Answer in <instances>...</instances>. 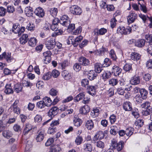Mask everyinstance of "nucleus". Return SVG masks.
Returning a JSON list of instances; mask_svg holds the SVG:
<instances>
[{
    "label": "nucleus",
    "mask_w": 152,
    "mask_h": 152,
    "mask_svg": "<svg viewBox=\"0 0 152 152\" xmlns=\"http://www.w3.org/2000/svg\"><path fill=\"white\" fill-rule=\"evenodd\" d=\"M70 11L72 14L75 15H80L82 13L81 9L77 5L72 6L70 8Z\"/></svg>",
    "instance_id": "1"
},
{
    "label": "nucleus",
    "mask_w": 152,
    "mask_h": 152,
    "mask_svg": "<svg viewBox=\"0 0 152 152\" xmlns=\"http://www.w3.org/2000/svg\"><path fill=\"white\" fill-rule=\"evenodd\" d=\"M124 142L121 141L118 143L116 141L114 140L112 142V146L113 148L116 149L118 151L122 150L124 147Z\"/></svg>",
    "instance_id": "2"
},
{
    "label": "nucleus",
    "mask_w": 152,
    "mask_h": 152,
    "mask_svg": "<svg viewBox=\"0 0 152 152\" xmlns=\"http://www.w3.org/2000/svg\"><path fill=\"white\" fill-rule=\"evenodd\" d=\"M46 47L49 50L54 48L56 45V42L54 39H47L45 42Z\"/></svg>",
    "instance_id": "3"
},
{
    "label": "nucleus",
    "mask_w": 152,
    "mask_h": 152,
    "mask_svg": "<svg viewBox=\"0 0 152 152\" xmlns=\"http://www.w3.org/2000/svg\"><path fill=\"white\" fill-rule=\"evenodd\" d=\"M45 134L43 130H40L38 131L36 134V140L37 142L42 141L44 137Z\"/></svg>",
    "instance_id": "4"
},
{
    "label": "nucleus",
    "mask_w": 152,
    "mask_h": 152,
    "mask_svg": "<svg viewBox=\"0 0 152 152\" xmlns=\"http://www.w3.org/2000/svg\"><path fill=\"white\" fill-rule=\"evenodd\" d=\"M4 58L8 62H11L13 60L12 57L11 56L10 53H6L4 52L0 55V60Z\"/></svg>",
    "instance_id": "5"
},
{
    "label": "nucleus",
    "mask_w": 152,
    "mask_h": 152,
    "mask_svg": "<svg viewBox=\"0 0 152 152\" xmlns=\"http://www.w3.org/2000/svg\"><path fill=\"white\" fill-rule=\"evenodd\" d=\"M59 21L61 24L65 26L66 25L68 26L69 23H70L69 18L66 15H64L62 16L60 20Z\"/></svg>",
    "instance_id": "6"
},
{
    "label": "nucleus",
    "mask_w": 152,
    "mask_h": 152,
    "mask_svg": "<svg viewBox=\"0 0 152 152\" xmlns=\"http://www.w3.org/2000/svg\"><path fill=\"white\" fill-rule=\"evenodd\" d=\"M121 69L117 66H114L112 68V73L115 76H119L121 74Z\"/></svg>",
    "instance_id": "7"
},
{
    "label": "nucleus",
    "mask_w": 152,
    "mask_h": 152,
    "mask_svg": "<svg viewBox=\"0 0 152 152\" xmlns=\"http://www.w3.org/2000/svg\"><path fill=\"white\" fill-rule=\"evenodd\" d=\"M137 15L133 12H131L130 14L127 18L128 22L129 23H131L133 22L137 18Z\"/></svg>",
    "instance_id": "8"
},
{
    "label": "nucleus",
    "mask_w": 152,
    "mask_h": 152,
    "mask_svg": "<svg viewBox=\"0 0 152 152\" xmlns=\"http://www.w3.org/2000/svg\"><path fill=\"white\" fill-rule=\"evenodd\" d=\"M58 111L57 107H54L50 110L48 113V115L52 118L57 114Z\"/></svg>",
    "instance_id": "9"
},
{
    "label": "nucleus",
    "mask_w": 152,
    "mask_h": 152,
    "mask_svg": "<svg viewBox=\"0 0 152 152\" xmlns=\"http://www.w3.org/2000/svg\"><path fill=\"white\" fill-rule=\"evenodd\" d=\"M51 52L50 51H47L43 53V60L45 62H49L51 59Z\"/></svg>",
    "instance_id": "10"
},
{
    "label": "nucleus",
    "mask_w": 152,
    "mask_h": 152,
    "mask_svg": "<svg viewBox=\"0 0 152 152\" xmlns=\"http://www.w3.org/2000/svg\"><path fill=\"white\" fill-rule=\"evenodd\" d=\"M35 14L39 17L42 18L45 15V12L43 9L41 7L37 8L34 12Z\"/></svg>",
    "instance_id": "11"
},
{
    "label": "nucleus",
    "mask_w": 152,
    "mask_h": 152,
    "mask_svg": "<svg viewBox=\"0 0 152 152\" xmlns=\"http://www.w3.org/2000/svg\"><path fill=\"white\" fill-rule=\"evenodd\" d=\"M78 61L80 64L83 66H88L90 64V61L84 57L81 56L80 57Z\"/></svg>",
    "instance_id": "12"
},
{
    "label": "nucleus",
    "mask_w": 152,
    "mask_h": 152,
    "mask_svg": "<svg viewBox=\"0 0 152 152\" xmlns=\"http://www.w3.org/2000/svg\"><path fill=\"white\" fill-rule=\"evenodd\" d=\"M82 36H80L77 37L75 39H72L71 37L70 39L71 40V42L74 47H76L79 44V42L83 39Z\"/></svg>",
    "instance_id": "13"
},
{
    "label": "nucleus",
    "mask_w": 152,
    "mask_h": 152,
    "mask_svg": "<svg viewBox=\"0 0 152 152\" xmlns=\"http://www.w3.org/2000/svg\"><path fill=\"white\" fill-rule=\"evenodd\" d=\"M138 1V4L140 5V9L144 13L147 12V9L145 5V3L144 0H137Z\"/></svg>",
    "instance_id": "14"
},
{
    "label": "nucleus",
    "mask_w": 152,
    "mask_h": 152,
    "mask_svg": "<svg viewBox=\"0 0 152 152\" xmlns=\"http://www.w3.org/2000/svg\"><path fill=\"white\" fill-rule=\"evenodd\" d=\"M90 108L87 105H86L81 107L80 110V113L85 115L90 111Z\"/></svg>",
    "instance_id": "15"
},
{
    "label": "nucleus",
    "mask_w": 152,
    "mask_h": 152,
    "mask_svg": "<svg viewBox=\"0 0 152 152\" xmlns=\"http://www.w3.org/2000/svg\"><path fill=\"white\" fill-rule=\"evenodd\" d=\"M123 107L126 111H130L132 109V104L129 102H125L123 104Z\"/></svg>",
    "instance_id": "16"
},
{
    "label": "nucleus",
    "mask_w": 152,
    "mask_h": 152,
    "mask_svg": "<svg viewBox=\"0 0 152 152\" xmlns=\"http://www.w3.org/2000/svg\"><path fill=\"white\" fill-rule=\"evenodd\" d=\"M87 91L88 93L91 96H93L96 94V89L94 86H88Z\"/></svg>",
    "instance_id": "17"
},
{
    "label": "nucleus",
    "mask_w": 152,
    "mask_h": 152,
    "mask_svg": "<svg viewBox=\"0 0 152 152\" xmlns=\"http://www.w3.org/2000/svg\"><path fill=\"white\" fill-rule=\"evenodd\" d=\"M13 92L11 84H7L6 85L4 90L5 94H13Z\"/></svg>",
    "instance_id": "18"
},
{
    "label": "nucleus",
    "mask_w": 152,
    "mask_h": 152,
    "mask_svg": "<svg viewBox=\"0 0 152 152\" xmlns=\"http://www.w3.org/2000/svg\"><path fill=\"white\" fill-rule=\"evenodd\" d=\"M130 83L132 85H136L140 83V79L138 76H134L130 80Z\"/></svg>",
    "instance_id": "19"
},
{
    "label": "nucleus",
    "mask_w": 152,
    "mask_h": 152,
    "mask_svg": "<svg viewBox=\"0 0 152 152\" xmlns=\"http://www.w3.org/2000/svg\"><path fill=\"white\" fill-rule=\"evenodd\" d=\"M28 39V35L24 34L20 38L19 40L20 43L22 44H24Z\"/></svg>",
    "instance_id": "20"
},
{
    "label": "nucleus",
    "mask_w": 152,
    "mask_h": 152,
    "mask_svg": "<svg viewBox=\"0 0 152 152\" xmlns=\"http://www.w3.org/2000/svg\"><path fill=\"white\" fill-rule=\"evenodd\" d=\"M61 150L60 145H56L52 146L50 149L49 152H59Z\"/></svg>",
    "instance_id": "21"
},
{
    "label": "nucleus",
    "mask_w": 152,
    "mask_h": 152,
    "mask_svg": "<svg viewBox=\"0 0 152 152\" xmlns=\"http://www.w3.org/2000/svg\"><path fill=\"white\" fill-rule=\"evenodd\" d=\"M92 149V147L90 144L86 143L83 145V149L85 152H91Z\"/></svg>",
    "instance_id": "22"
},
{
    "label": "nucleus",
    "mask_w": 152,
    "mask_h": 152,
    "mask_svg": "<svg viewBox=\"0 0 152 152\" xmlns=\"http://www.w3.org/2000/svg\"><path fill=\"white\" fill-rule=\"evenodd\" d=\"M85 126L88 129L91 130L94 127V124L92 121V120L87 121L86 123Z\"/></svg>",
    "instance_id": "23"
},
{
    "label": "nucleus",
    "mask_w": 152,
    "mask_h": 152,
    "mask_svg": "<svg viewBox=\"0 0 152 152\" xmlns=\"http://www.w3.org/2000/svg\"><path fill=\"white\" fill-rule=\"evenodd\" d=\"M25 11L27 16L28 17L32 16L34 12L33 9L31 7H27L25 8Z\"/></svg>",
    "instance_id": "24"
},
{
    "label": "nucleus",
    "mask_w": 152,
    "mask_h": 152,
    "mask_svg": "<svg viewBox=\"0 0 152 152\" xmlns=\"http://www.w3.org/2000/svg\"><path fill=\"white\" fill-rule=\"evenodd\" d=\"M95 71L97 73H100L102 70V65L99 63H96L94 64Z\"/></svg>",
    "instance_id": "25"
},
{
    "label": "nucleus",
    "mask_w": 152,
    "mask_h": 152,
    "mask_svg": "<svg viewBox=\"0 0 152 152\" xmlns=\"http://www.w3.org/2000/svg\"><path fill=\"white\" fill-rule=\"evenodd\" d=\"M23 88V84H17L14 86V90L15 92L18 93L21 92Z\"/></svg>",
    "instance_id": "26"
},
{
    "label": "nucleus",
    "mask_w": 152,
    "mask_h": 152,
    "mask_svg": "<svg viewBox=\"0 0 152 152\" xmlns=\"http://www.w3.org/2000/svg\"><path fill=\"white\" fill-rule=\"evenodd\" d=\"M20 25L18 23H14L12 27V31L15 34L19 33Z\"/></svg>",
    "instance_id": "27"
},
{
    "label": "nucleus",
    "mask_w": 152,
    "mask_h": 152,
    "mask_svg": "<svg viewBox=\"0 0 152 152\" xmlns=\"http://www.w3.org/2000/svg\"><path fill=\"white\" fill-rule=\"evenodd\" d=\"M131 58L133 60L137 61L140 59V55L136 52L132 53L131 54Z\"/></svg>",
    "instance_id": "28"
},
{
    "label": "nucleus",
    "mask_w": 152,
    "mask_h": 152,
    "mask_svg": "<svg viewBox=\"0 0 152 152\" xmlns=\"http://www.w3.org/2000/svg\"><path fill=\"white\" fill-rule=\"evenodd\" d=\"M43 101L46 106L47 107L50 106L53 104L52 101L50 98L45 97L43 99Z\"/></svg>",
    "instance_id": "29"
},
{
    "label": "nucleus",
    "mask_w": 152,
    "mask_h": 152,
    "mask_svg": "<svg viewBox=\"0 0 152 152\" xmlns=\"http://www.w3.org/2000/svg\"><path fill=\"white\" fill-rule=\"evenodd\" d=\"M82 123V120L77 118H74L73 120V124L75 126L78 127L80 126Z\"/></svg>",
    "instance_id": "30"
},
{
    "label": "nucleus",
    "mask_w": 152,
    "mask_h": 152,
    "mask_svg": "<svg viewBox=\"0 0 152 152\" xmlns=\"http://www.w3.org/2000/svg\"><path fill=\"white\" fill-rule=\"evenodd\" d=\"M110 133L113 135H115L118 132L119 129L116 126H112L110 127Z\"/></svg>",
    "instance_id": "31"
},
{
    "label": "nucleus",
    "mask_w": 152,
    "mask_h": 152,
    "mask_svg": "<svg viewBox=\"0 0 152 152\" xmlns=\"http://www.w3.org/2000/svg\"><path fill=\"white\" fill-rule=\"evenodd\" d=\"M3 136L7 138H9L12 135V134L11 132L8 130H4L2 133Z\"/></svg>",
    "instance_id": "32"
},
{
    "label": "nucleus",
    "mask_w": 152,
    "mask_h": 152,
    "mask_svg": "<svg viewBox=\"0 0 152 152\" xmlns=\"http://www.w3.org/2000/svg\"><path fill=\"white\" fill-rule=\"evenodd\" d=\"M145 41L143 39L138 40L135 43V45L139 47H142L143 46L145 43Z\"/></svg>",
    "instance_id": "33"
},
{
    "label": "nucleus",
    "mask_w": 152,
    "mask_h": 152,
    "mask_svg": "<svg viewBox=\"0 0 152 152\" xmlns=\"http://www.w3.org/2000/svg\"><path fill=\"white\" fill-rule=\"evenodd\" d=\"M97 74L94 73V72L93 70H91L90 71L88 74V78L90 80H93L95 77L97 76Z\"/></svg>",
    "instance_id": "34"
},
{
    "label": "nucleus",
    "mask_w": 152,
    "mask_h": 152,
    "mask_svg": "<svg viewBox=\"0 0 152 152\" xmlns=\"http://www.w3.org/2000/svg\"><path fill=\"white\" fill-rule=\"evenodd\" d=\"M140 107L142 108L149 109L152 108L151 106V103L149 102H146L141 104Z\"/></svg>",
    "instance_id": "35"
},
{
    "label": "nucleus",
    "mask_w": 152,
    "mask_h": 152,
    "mask_svg": "<svg viewBox=\"0 0 152 152\" xmlns=\"http://www.w3.org/2000/svg\"><path fill=\"white\" fill-rule=\"evenodd\" d=\"M37 40L34 37L31 38L28 41L29 45L31 47H34L36 45Z\"/></svg>",
    "instance_id": "36"
},
{
    "label": "nucleus",
    "mask_w": 152,
    "mask_h": 152,
    "mask_svg": "<svg viewBox=\"0 0 152 152\" xmlns=\"http://www.w3.org/2000/svg\"><path fill=\"white\" fill-rule=\"evenodd\" d=\"M61 74L62 76L65 79H69L70 77V75L69 72L66 70H63Z\"/></svg>",
    "instance_id": "37"
},
{
    "label": "nucleus",
    "mask_w": 152,
    "mask_h": 152,
    "mask_svg": "<svg viewBox=\"0 0 152 152\" xmlns=\"http://www.w3.org/2000/svg\"><path fill=\"white\" fill-rule=\"evenodd\" d=\"M140 96H142V98L145 99L147 98V96L148 94L147 91L144 89H141L140 90Z\"/></svg>",
    "instance_id": "38"
},
{
    "label": "nucleus",
    "mask_w": 152,
    "mask_h": 152,
    "mask_svg": "<svg viewBox=\"0 0 152 152\" xmlns=\"http://www.w3.org/2000/svg\"><path fill=\"white\" fill-rule=\"evenodd\" d=\"M144 121L142 120L138 119L135 122V125L138 128L141 127L143 124Z\"/></svg>",
    "instance_id": "39"
},
{
    "label": "nucleus",
    "mask_w": 152,
    "mask_h": 152,
    "mask_svg": "<svg viewBox=\"0 0 152 152\" xmlns=\"http://www.w3.org/2000/svg\"><path fill=\"white\" fill-rule=\"evenodd\" d=\"M145 38L147 40L148 44H152V34H146Z\"/></svg>",
    "instance_id": "40"
},
{
    "label": "nucleus",
    "mask_w": 152,
    "mask_h": 152,
    "mask_svg": "<svg viewBox=\"0 0 152 152\" xmlns=\"http://www.w3.org/2000/svg\"><path fill=\"white\" fill-rule=\"evenodd\" d=\"M133 129L132 128H127L125 130L126 134L128 137L131 136L133 133Z\"/></svg>",
    "instance_id": "41"
},
{
    "label": "nucleus",
    "mask_w": 152,
    "mask_h": 152,
    "mask_svg": "<svg viewBox=\"0 0 152 152\" xmlns=\"http://www.w3.org/2000/svg\"><path fill=\"white\" fill-rule=\"evenodd\" d=\"M51 77V73L50 72H48L44 74L42 78L44 80H48Z\"/></svg>",
    "instance_id": "42"
},
{
    "label": "nucleus",
    "mask_w": 152,
    "mask_h": 152,
    "mask_svg": "<svg viewBox=\"0 0 152 152\" xmlns=\"http://www.w3.org/2000/svg\"><path fill=\"white\" fill-rule=\"evenodd\" d=\"M7 13V10L6 8L2 7H0V16H4Z\"/></svg>",
    "instance_id": "43"
},
{
    "label": "nucleus",
    "mask_w": 152,
    "mask_h": 152,
    "mask_svg": "<svg viewBox=\"0 0 152 152\" xmlns=\"http://www.w3.org/2000/svg\"><path fill=\"white\" fill-rule=\"evenodd\" d=\"M135 101L138 103H141L142 102V100L144 99L142 96H140V94H138L136 95L134 98Z\"/></svg>",
    "instance_id": "44"
},
{
    "label": "nucleus",
    "mask_w": 152,
    "mask_h": 152,
    "mask_svg": "<svg viewBox=\"0 0 152 152\" xmlns=\"http://www.w3.org/2000/svg\"><path fill=\"white\" fill-rule=\"evenodd\" d=\"M96 145L97 147L101 149H103L104 147V144L103 142L99 140L96 143Z\"/></svg>",
    "instance_id": "45"
},
{
    "label": "nucleus",
    "mask_w": 152,
    "mask_h": 152,
    "mask_svg": "<svg viewBox=\"0 0 152 152\" xmlns=\"http://www.w3.org/2000/svg\"><path fill=\"white\" fill-rule=\"evenodd\" d=\"M109 54L111 58L113 60L115 61L117 59L115 52L113 50H111Z\"/></svg>",
    "instance_id": "46"
},
{
    "label": "nucleus",
    "mask_w": 152,
    "mask_h": 152,
    "mask_svg": "<svg viewBox=\"0 0 152 152\" xmlns=\"http://www.w3.org/2000/svg\"><path fill=\"white\" fill-rule=\"evenodd\" d=\"M50 12L52 16H56L58 12V10L57 8H52L50 9Z\"/></svg>",
    "instance_id": "47"
},
{
    "label": "nucleus",
    "mask_w": 152,
    "mask_h": 152,
    "mask_svg": "<svg viewBox=\"0 0 152 152\" xmlns=\"http://www.w3.org/2000/svg\"><path fill=\"white\" fill-rule=\"evenodd\" d=\"M109 84L112 86H114L117 85L118 83V80L115 79H112L109 80Z\"/></svg>",
    "instance_id": "48"
},
{
    "label": "nucleus",
    "mask_w": 152,
    "mask_h": 152,
    "mask_svg": "<svg viewBox=\"0 0 152 152\" xmlns=\"http://www.w3.org/2000/svg\"><path fill=\"white\" fill-rule=\"evenodd\" d=\"M23 86L26 87H31L33 86L32 83H31L29 81L24 80L23 81Z\"/></svg>",
    "instance_id": "49"
},
{
    "label": "nucleus",
    "mask_w": 152,
    "mask_h": 152,
    "mask_svg": "<svg viewBox=\"0 0 152 152\" xmlns=\"http://www.w3.org/2000/svg\"><path fill=\"white\" fill-rule=\"evenodd\" d=\"M152 108L146 109V110H143L142 114L143 115L147 116L149 115L151 113Z\"/></svg>",
    "instance_id": "50"
},
{
    "label": "nucleus",
    "mask_w": 152,
    "mask_h": 152,
    "mask_svg": "<svg viewBox=\"0 0 152 152\" xmlns=\"http://www.w3.org/2000/svg\"><path fill=\"white\" fill-rule=\"evenodd\" d=\"M45 106V105L43 100L39 101L37 102V107L39 108H43Z\"/></svg>",
    "instance_id": "51"
},
{
    "label": "nucleus",
    "mask_w": 152,
    "mask_h": 152,
    "mask_svg": "<svg viewBox=\"0 0 152 152\" xmlns=\"http://www.w3.org/2000/svg\"><path fill=\"white\" fill-rule=\"evenodd\" d=\"M59 72L56 69L53 70L51 73V76H52L54 78L57 77L59 75Z\"/></svg>",
    "instance_id": "52"
},
{
    "label": "nucleus",
    "mask_w": 152,
    "mask_h": 152,
    "mask_svg": "<svg viewBox=\"0 0 152 152\" xmlns=\"http://www.w3.org/2000/svg\"><path fill=\"white\" fill-rule=\"evenodd\" d=\"M73 68L76 72H78L81 69V66L78 63H76L74 65Z\"/></svg>",
    "instance_id": "53"
},
{
    "label": "nucleus",
    "mask_w": 152,
    "mask_h": 152,
    "mask_svg": "<svg viewBox=\"0 0 152 152\" xmlns=\"http://www.w3.org/2000/svg\"><path fill=\"white\" fill-rule=\"evenodd\" d=\"M15 10V8L14 7L12 6H8L7 7V12L12 13H13Z\"/></svg>",
    "instance_id": "54"
},
{
    "label": "nucleus",
    "mask_w": 152,
    "mask_h": 152,
    "mask_svg": "<svg viewBox=\"0 0 152 152\" xmlns=\"http://www.w3.org/2000/svg\"><path fill=\"white\" fill-rule=\"evenodd\" d=\"M81 85L83 87H86L89 84V81L87 79H83L81 81Z\"/></svg>",
    "instance_id": "55"
},
{
    "label": "nucleus",
    "mask_w": 152,
    "mask_h": 152,
    "mask_svg": "<svg viewBox=\"0 0 152 152\" xmlns=\"http://www.w3.org/2000/svg\"><path fill=\"white\" fill-rule=\"evenodd\" d=\"M59 124V120H54L50 124V126L53 127H56L55 126L58 125Z\"/></svg>",
    "instance_id": "56"
},
{
    "label": "nucleus",
    "mask_w": 152,
    "mask_h": 152,
    "mask_svg": "<svg viewBox=\"0 0 152 152\" xmlns=\"http://www.w3.org/2000/svg\"><path fill=\"white\" fill-rule=\"evenodd\" d=\"M42 117L41 115H37L34 117V121L37 123L40 122L42 120Z\"/></svg>",
    "instance_id": "57"
},
{
    "label": "nucleus",
    "mask_w": 152,
    "mask_h": 152,
    "mask_svg": "<svg viewBox=\"0 0 152 152\" xmlns=\"http://www.w3.org/2000/svg\"><path fill=\"white\" fill-rule=\"evenodd\" d=\"M102 77L104 79H107L110 77V74L104 71L102 74Z\"/></svg>",
    "instance_id": "58"
},
{
    "label": "nucleus",
    "mask_w": 152,
    "mask_h": 152,
    "mask_svg": "<svg viewBox=\"0 0 152 152\" xmlns=\"http://www.w3.org/2000/svg\"><path fill=\"white\" fill-rule=\"evenodd\" d=\"M63 33V31L61 29H59L55 31V32L52 35V36H56L57 35H60Z\"/></svg>",
    "instance_id": "59"
},
{
    "label": "nucleus",
    "mask_w": 152,
    "mask_h": 152,
    "mask_svg": "<svg viewBox=\"0 0 152 152\" xmlns=\"http://www.w3.org/2000/svg\"><path fill=\"white\" fill-rule=\"evenodd\" d=\"M117 20L115 18L112 19L110 21V25L112 28H114L116 24Z\"/></svg>",
    "instance_id": "60"
},
{
    "label": "nucleus",
    "mask_w": 152,
    "mask_h": 152,
    "mask_svg": "<svg viewBox=\"0 0 152 152\" xmlns=\"http://www.w3.org/2000/svg\"><path fill=\"white\" fill-rule=\"evenodd\" d=\"M69 64V63L68 61L65 60L62 62L60 63V64L63 69L67 66Z\"/></svg>",
    "instance_id": "61"
},
{
    "label": "nucleus",
    "mask_w": 152,
    "mask_h": 152,
    "mask_svg": "<svg viewBox=\"0 0 152 152\" xmlns=\"http://www.w3.org/2000/svg\"><path fill=\"white\" fill-rule=\"evenodd\" d=\"M147 46V52L152 56V44H148Z\"/></svg>",
    "instance_id": "62"
},
{
    "label": "nucleus",
    "mask_w": 152,
    "mask_h": 152,
    "mask_svg": "<svg viewBox=\"0 0 152 152\" xmlns=\"http://www.w3.org/2000/svg\"><path fill=\"white\" fill-rule=\"evenodd\" d=\"M82 140L83 139L82 137L78 136L76 138L75 142L77 145H80L81 143Z\"/></svg>",
    "instance_id": "63"
},
{
    "label": "nucleus",
    "mask_w": 152,
    "mask_h": 152,
    "mask_svg": "<svg viewBox=\"0 0 152 152\" xmlns=\"http://www.w3.org/2000/svg\"><path fill=\"white\" fill-rule=\"evenodd\" d=\"M146 66L148 69L151 68H152V60L149 59L146 63Z\"/></svg>",
    "instance_id": "64"
}]
</instances>
